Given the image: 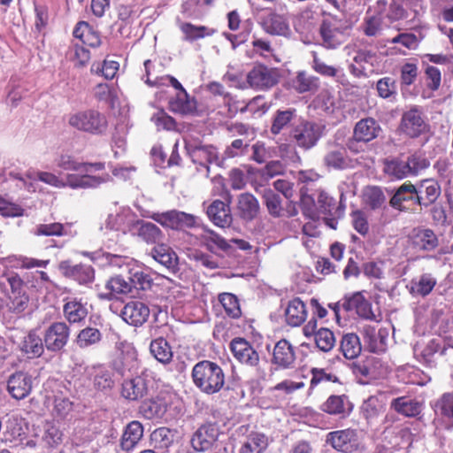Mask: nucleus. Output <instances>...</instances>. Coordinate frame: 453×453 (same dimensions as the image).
I'll return each mask as SVG.
<instances>
[{
	"label": "nucleus",
	"instance_id": "1",
	"mask_svg": "<svg viewBox=\"0 0 453 453\" xmlns=\"http://www.w3.org/2000/svg\"><path fill=\"white\" fill-rule=\"evenodd\" d=\"M191 375L196 387L208 395L218 393L225 384V374L222 368L209 360L196 363L192 369Z\"/></svg>",
	"mask_w": 453,
	"mask_h": 453
},
{
	"label": "nucleus",
	"instance_id": "2",
	"mask_svg": "<svg viewBox=\"0 0 453 453\" xmlns=\"http://www.w3.org/2000/svg\"><path fill=\"white\" fill-rule=\"evenodd\" d=\"M68 124L79 131L92 134H102L108 127V121L104 114L91 109L71 114Z\"/></svg>",
	"mask_w": 453,
	"mask_h": 453
},
{
	"label": "nucleus",
	"instance_id": "3",
	"mask_svg": "<svg viewBox=\"0 0 453 453\" xmlns=\"http://www.w3.org/2000/svg\"><path fill=\"white\" fill-rule=\"evenodd\" d=\"M323 126L319 123L300 119L290 131L291 140L300 148L310 150L321 138Z\"/></svg>",
	"mask_w": 453,
	"mask_h": 453
},
{
	"label": "nucleus",
	"instance_id": "4",
	"mask_svg": "<svg viewBox=\"0 0 453 453\" xmlns=\"http://www.w3.org/2000/svg\"><path fill=\"white\" fill-rule=\"evenodd\" d=\"M326 444L342 453H352L361 449L362 441L357 430L347 428L336 430L326 434Z\"/></svg>",
	"mask_w": 453,
	"mask_h": 453
},
{
	"label": "nucleus",
	"instance_id": "5",
	"mask_svg": "<svg viewBox=\"0 0 453 453\" xmlns=\"http://www.w3.org/2000/svg\"><path fill=\"white\" fill-rule=\"evenodd\" d=\"M279 78L280 75L277 69L265 65H257L247 73L246 83L249 88L265 90L276 85ZM241 88H244L246 86Z\"/></svg>",
	"mask_w": 453,
	"mask_h": 453
},
{
	"label": "nucleus",
	"instance_id": "6",
	"mask_svg": "<svg viewBox=\"0 0 453 453\" xmlns=\"http://www.w3.org/2000/svg\"><path fill=\"white\" fill-rule=\"evenodd\" d=\"M10 177L18 180L20 188H24L28 192L36 190L35 184L33 180H38L51 187L57 188H65L64 179L50 172H27L25 176L19 173H10Z\"/></svg>",
	"mask_w": 453,
	"mask_h": 453
},
{
	"label": "nucleus",
	"instance_id": "7",
	"mask_svg": "<svg viewBox=\"0 0 453 453\" xmlns=\"http://www.w3.org/2000/svg\"><path fill=\"white\" fill-rule=\"evenodd\" d=\"M70 332V327L65 322L58 321L50 324L43 334L45 348L51 352L61 351L69 341Z\"/></svg>",
	"mask_w": 453,
	"mask_h": 453
},
{
	"label": "nucleus",
	"instance_id": "8",
	"mask_svg": "<svg viewBox=\"0 0 453 453\" xmlns=\"http://www.w3.org/2000/svg\"><path fill=\"white\" fill-rule=\"evenodd\" d=\"M111 176L108 173H103L99 175L89 173V170L86 169L84 173H67L64 178L65 188L68 187L72 189H87L96 188L102 184L108 182Z\"/></svg>",
	"mask_w": 453,
	"mask_h": 453
},
{
	"label": "nucleus",
	"instance_id": "9",
	"mask_svg": "<svg viewBox=\"0 0 453 453\" xmlns=\"http://www.w3.org/2000/svg\"><path fill=\"white\" fill-rule=\"evenodd\" d=\"M164 227L171 229H182L196 225V217L183 211L173 210L165 212H154L149 216Z\"/></svg>",
	"mask_w": 453,
	"mask_h": 453
},
{
	"label": "nucleus",
	"instance_id": "10",
	"mask_svg": "<svg viewBox=\"0 0 453 453\" xmlns=\"http://www.w3.org/2000/svg\"><path fill=\"white\" fill-rule=\"evenodd\" d=\"M322 45L327 49H336L346 42L349 29L338 21L324 20L319 28Z\"/></svg>",
	"mask_w": 453,
	"mask_h": 453
},
{
	"label": "nucleus",
	"instance_id": "11",
	"mask_svg": "<svg viewBox=\"0 0 453 453\" xmlns=\"http://www.w3.org/2000/svg\"><path fill=\"white\" fill-rule=\"evenodd\" d=\"M186 150L191 157L192 161L204 166L207 172H209V166L207 165H216L219 166L223 163V160L219 157L217 148L212 145L186 142Z\"/></svg>",
	"mask_w": 453,
	"mask_h": 453
},
{
	"label": "nucleus",
	"instance_id": "12",
	"mask_svg": "<svg viewBox=\"0 0 453 453\" xmlns=\"http://www.w3.org/2000/svg\"><path fill=\"white\" fill-rule=\"evenodd\" d=\"M419 203L416 185L410 181L397 188L389 201L391 207L402 211H409L413 205H419Z\"/></svg>",
	"mask_w": 453,
	"mask_h": 453
},
{
	"label": "nucleus",
	"instance_id": "13",
	"mask_svg": "<svg viewBox=\"0 0 453 453\" xmlns=\"http://www.w3.org/2000/svg\"><path fill=\"white\" fill-rule=\"evenodd\" d=\"M219 427L213 423L201 425L192 434L190 443L194 450L204 452L209 450L218 440Z\"/></svg>",
	"mask_w": 453,
	"mask_h": 453
},
{
	"label": "nucleus",
	"instance_id": "14",
	"mask_svg": "<svg viewBox=\"0 0 453 453\" xmlns=\"http://www.w3.org/2000/svg\"><path fill=\"white\" fill-rule=\"evenodd\" d=\"M387 7L386 0H378L373 10H369L364 19L362 30L367 36H377L388 24L384 22V12Z\"/></svg>",
	"mask_w": 453,
	"mask_h": 453
},
{
	"label": "nucleus",
	"instance_id": "15",
	"mask_svg": "<svg viewBox=\"0 0 453 453\" xmlns=\"http://www.w3.org/2000/svg\"><path fill=\"white\" fill-rule=\"evenodd\" d=\"M33 388V378L25 372H16L9 376L7 391L12 398L22 400L27 397Z\"/></svg>",
	"mask_w": 453,
	"mask_h": 453
},
{
	"label": "nucleus",
	"instance_id": "16",
	"mask_svg": "<svg viewBox=\"0 0 453 453\" xmlns=\"http://www.w3.org/2000/svg\"><path fill=\"white\" fill-rule=\"evenodd\" d=\"M402 131L410 137H418L427 129L422 111L418 108H411L403 113L401 120Z\"/></svg>",
	"mask_w": 453,
	"mask_h": 453
},
{
	"label": "nucleus",
	"instance_id": "17",
	"mask_svg": "<svg viewBox=\"0 0 453 453\" xmlns=\"http://www.w3.org/2000/svg\"><path fill=\"white\" fill-rule=\"evenodd\" d=\"M59 268L65 277L77 281L81 285L90 284L95 279V271L89 265H72L69 261H63L60 263Z\"/></svg>",
	"mask_w": 453,
	"mask_h": 453
},
{
	"label": "nucleus",
	"instance_id": "18",
	"mask_svg": "<svg viewBox=\"0 0 453 453\" xmlns=\"http://www.w3.org/2000/svg\"><path fill=\"white\" fill-rule=\"evenodd\" d=\"M411 247L418 251H432L439 245V239L430 228H414L410 234Z\"/></svg>",
	"mask_w": 453,
	"mask_h": 453
},
{
	"label": "nucleus",
	"instance_id": "19",
	"mask_svg": "<svg viewBox=\"0 0 453 453\" xmlns=\"http://www.w3.org/2000/svg\"><path fill=\"white\" fill-rule=\"evenodd\" d=\"M63 302V315L70 324H80L85 320L88 314L87 302L77 297H65Z\"/></svg>",
	"mask_w": 453,
	"mask_h": 453
},
{
	"label": "nucleus",
	"instance_id": "20",
	"mask_svg": "<svg viewBox=\"0 0 453 453\" xmlns=\"http://www.w3.org/2000/svg\"><path fill=\"white\" fill-rule=\"evenodd\" d=\"M150 316L149 307L140 301H130L121 311V317L127 324L139 326L143 325Z\"/></svg>",
	"mask_w": 453,
	"mask_h": 453
},
{
	"label": "nucleus",
	"instance_id": "21",
	"mask_svg": "<svg viewBox=\"0 0 453 453\" xmlns=\"http://www.w3.org/2000/svg\"><path fill=\"white\" fill-rule=\"evenodd\" d=\"M234 357L241 363L255 366L259 362V356L254 348L243 338H234L230 344Z\"/></svg>",
	"mask_w": 453,
	"mask_h": 453
},
{
	"label": "nucleus",
	"instance_id": "22",
	"mask_svg": "<svg viewBox=\"0 0 453 453\" xmlns=\"http://www.w3.org/2000/svg\"><path fill=\"white\" fill-rule=\"evenodd\" d=\"M296 353L290 342L285 339L280 340L273 348L272 362L280 369H289L294 366Z\"/></svg>",
	"mask_w": 453,
	"mask_h": 453
},
{
	"label": "nucleus",
	"instance_id": "23",
	"mask_svg": "<svg viewBox=\"0 0 453 453\" xmlns=\"http://www.w3.org/2000/svg\"><path fill=\"white\" fill-rule=\"evenodd\" d=\"M130 230L134 231V234L137 235L147 244L156 245L159 243L164 237V234L158 226L151 222L141 219L135 220Z\"/></svg>",
	"mask_w": 453,
	"mask_h": 453
},
{
	"label": "nucleus",
	"instance_id": "24",
	"mask_svg": "<svg viewBox=\"0 0 453 453\" xmlns=\"http://www.w3.org/2000/svg\"><path fill=\"white\" fill-rule=\"evenodd\" d=\"M420 200V207H428L433 204L441 195V186L432 179H426L418 181L416 185Z\"/></svg>",
	"mask_w": 453,
	"mask_h": 453
},
{
	"label": "nucleus",
	"instance_id": "25",
	"mask_svg": "<svg viewBox=\"0 0 453 453\" xmlns=\"http://www.w3.org/2000/svg\"><path fill=\"white\" fill-rule=\"evenodd\" d=\"M88 374L92 380L94 388L97 391L107 392L114 386L112 372L104 365L88 368Z\"/></svg>",
	"mask_w": 453,
	"mask_h": 453
},
{
	"label": "nucleus",
	"instance_id": "26",
	"mask_svg": "<svg viewBox=\"0 0 453 453\" xmlns=\"http://www.w3.org/2000/svg\"><path fill=\"white\" fill-rule=\"evenodd\" d=\"M209 219L214 225L225 227L232 223V214L230 207L227 203L220 201H213L206 209Z\"/></svg>",
	"mask_w": 453,
	"mask_h": 453
},
{
	"label": "nucleus",
	"instance_id": "27",
	"mask_svg": "<svg viewBox=\"0 0 453 453\" xmlns=\"http://www.w3.org/2000/svg\"><path fill=\"white\" fill-rule=\"evenodd\" d=\"M269 446V438L260 432H250L241 443L238 453H265Z\"/></svg>",
	"mask_w": 453,
	"mask_h": 453
},
{
	"label": "nucleus",
	"instance_id": "28",
	"mask_svg": "<svg viewBox=\"0 0 453 453\" xmlns=\"http://www.w3.org/2000/svg\"><path fill=\"white\" fill-rule=\"evenodd\" d=\"M149 255L157 263L169 270L174 271L178 265V257L171 247L165 243L156 244Z\"/></svg>",
	"mask_w": 453,
	"mask_h": 453
},
{
	"label": "nucleus",
	"instance_id": "29",
	"mask_svg": "<svg viewBox=\"0 0 453 453\" xmlns=\"http://www.w3.org/2000/svg\"><path fill=\"white\" fill-rule=\"evenodd\" d=\"M114 370L121 376L127 372H135L140 365L137 351L131 347L122 351L120 356L114 362Z\"/></svg>",
	"mask_w": 453,
	"mask_h": 453
},
{
	"label": "nucleus",
	"instance_id": "30",
	"mask_svg": "<svg viewBox=\"0 0 453 453\" xmlns=\"http://www.w3.org/2000/svg\"><path fill=\"white\" fill-rule=\"evenodd\" d=\"M436 284L437 280L431 273H423L413 278L407 285V288L412 296L425 297L432 292Z\"/></svg>",
	"mask_w": 453,
	"mask_h": 453
},
{
	"label": "nucleus",
	"instance_id": "31",
	"mask_svg": "<svg viewBox=\"0 0 453 453\" xmlns=\"http://www.w3.org/2000/svg\"><path fill=\"white\" fill-rule=\"evenodd\" d=\"M44 342L35 330H31L19 343V349L28 358L41 357L44 352Z\"/></svg>",
	"mask_w": 453,
	"mask_h": 453
},
{
	"label": "nucleus",
	"instance_id": "32",
	"mask_svg": "<svg viewBox=\"0 0 453 453\" xmlns=\"http://www.w3.org/2000/svg\"><path fill=\"white\" fill-rule=\"evenodd\" d=\"M380 127L372 118L359 120L354 128V139L356 142H368L379 135Z\"/></svg>",
	"mask_w": 453,
	"mask_h": 453
},
{
	"label": "nucleus",
	"instance_id": "33",
	"mask_svg": "<svg viewBox=\"0 0 453 453\" xmlns=\"http://www.w3.org/2000/svg\"><path fill=\"white\" fill-rule=\"evenodd\" d=\"M353 405L345 395H330L322 404L321 410L331 415L345 417L350 413Z\"/></svg>",
	"mask_w": 453,
	"mask_h": 453
},
{
	"label": "nucleus",
	"instance_id": "34",
	"mask_svg": "<svg viewBox=\"0 0 453 453\" xmlns=\"http://www.w3.org/2000/svg\"><path fill=\"white\" fill-rule=\"evenodd\" d=\"M147 390L145 379L137 376L123 382L121 395L127 400L136 401L142 398L147 394Z\"/></svg>",
	"mask_w": 453,
	"mask_h": 453
},
{
	"label": "nucleus",
	"instance_id": "35",
	"mask_svg": "<svg viewBox=\"0 0 453 453\" xmlns=\"http://www.w3.org/2000/svg\"><path fill=\"white\" fill-rule=\"evenodd\" d=\"M307 317V311L304 303L300 298H295L288 302L285 309V319L291 326H299Z\"/></svg>",
	"mask_w": 453,
	"mask_h": 453
},
{
	"label": "nucleus",
	"instance_id": "36",
	"mask_svg": "<svg viewBox=\"0 0 453 453\" xmlns=\"http://www.w3.org/2000/svg\"><path fill=\"white\" fill-rule=\"evenodd\" d=\"M324 164L328 168L344 170L353 167V161L344 148H334L324 157Z\"/></svg>",
	"mask_w": 453,
	"mask_h": 453
},
{
	"label": "nucleus",
	"instance_id": "37",
	"mask_svg": "<svg viewBox=\"0 0 453 453\" xmlns=\"http://www.w3.org/2000/svg\"><path fill=\"white\" fill-rule=\"evenodd\" d=\"M296 119V110L288 108L285 110H277L272 119L271 133L279 134L288 127L295 126Z\"/></svg>",
	"mask_w": 453,
	"mask_h": 453
},
{
	"label": "nucleus",
	"instance_id": "38",
	"mask_svg": "<svg viewBox=\"0 0 453 453\" xmlns=\"http://www.w3.org/2000/svg\"><path fill=\"white\" fill-rule=\"evenodd\" d=\"M143 435V427L138 421L130 422L121 437L120 447L123 450H132L141 441Z\"/></svg>",
	"mask_w": 453,
	"mask_h": 453
},
{
	"label": "nucleus",
	"instance_id": "39",
	"mask_svg": "<svg viewBox=\"0 0 453 453\" xmlns=\"http://www.w3.org/2000/svg\"><path fill=\"white\" fill-rule=\"evenodd\" d=\"M391 409L406 417H416L422 411V403L407 396L395 398L390 403Z\"/></svg>",
	"mask_w": 453,
	"mask_h": 453
},
{
	"label": "nucleus",
	"instance_id": "40",
	"mask_svg": "<svg viewBox=\"0 0 453 453\" xmlns=\"http://www.w3.org/2000/svg\"><path fill=\"white\" fill-rule=\"evenodd\" d=\"M26 435V429L22 418L18 415H12L5 422L4 436L5 441L11 442L21 441Z\"/></svg>",
	"mask_w": 453,
	"mask_h": 453
},
{
	"label": "nucleus",
	"instance_id": "41",
	"mask_svg": "<svg viewBox=\"0 0 453 453\" xmlns=\"http://www.w3.org/2000/svg\"><path fill=\"white\" fill-rule=\"evenodd\" d=\"M237 209L242 219L251 220L257 216L259 204L253 195L242 193L238 196Z\"/></svg>",
	"mask_w": 453,
	"mask_h": 453
},
{
	"label": "nucleus",
	"instance_id": "42",
	"mask_svg": "<svg viewBox=\"0 0 453 453\" xmlns=\"http://www.w3.org/2000/svg\"><path fill=\"white\" fill-rule=\"evenodd\" d=\"M264 29L275 35H288L290 32L289 26L286 19L278 14L270 13L263 21Z\"/></svg>",
	"mask_w": 453,
	"mask_h": 453
},
{
	"label": "nucleus",
	"instance_id": "43",
	"mask_svg": "<svg viewBox=\"0 0 453 453\" xmlns=\"http://www.w3.org/2000/svg\"><path fill=\"white\" fill-rule=\"evenodd\" d=\"M440 348L439 341L432 339L423 347L416 345L414 347V355L420 362L432 366L434 365V356L439 351Z\"/></svg>",
	"mask_w": 453,
	"mask_h": 453
},
{
	"label": "nucleus",
	"instance_id": "44",
	"mask_svg": "<svg viewBox=\"0 0 453 453\" xmlns=\"http://www.w3.org/2000/svg\"><path fill=\"white\" fill-rule=\"evenodd\" d=\"M340 349L348 359L357 357L362 350L359 337L354 333L344 334L341 340Z\"/></svg>",
	"mask_w": 453,
	"mask_h": 453
},
{
	"label": "nucleus",
	"instance_id": "45",
	"mask_svg": "<svg viewBox=\"0 0 453 453\" xmlns=\"http://www.w3.org/2000/svg\"><path fill=\"white\" fill-rule=\"evenodd\" d=\"M151 355L160 363L168 364L172 361L173 351L166 340L162 337L153 340L150 345Z\"/></svg>",
	"mask_w": 453,
	"mask_h": 453
},
{
	"label": "nucleus",
	"instance_id": "46",
	"mask_svg": "<svg viewBox=\"0 0 453 453\" xmlns=\"http://www.w3.org/2000/svg\"><path fill=\"white\" fill-rule=\"evenodd\" d=\"M102 338L103 334L99 329L87 326L79 332L76 337V344L81 349H87L97 345Z\"/></svg>",
	"mask_w": 453,
	"mask_h": 453
},
{
	"label": "nucleus",
	"instance_id": "47",
	"mask_svg": "<svg viewBox=\"0 0 453 453\" xmlns=\"http://www.w3.org/2000/svg\"><path fill=\"white\" fill-rule=\"evenodd\" d=\"M201 242L211 252H215L216 249L226 251L231 247L226 240L211 229L203 231L201 234Z\"/></svg>",
	"mask_w": 453,
	"mask_h": 453
},
{
	"label": "nucleus",
	"instance_id": "48",
	"mask_svg": "<svg viewBox=\"0 0 453 453\" xmlns=\"http://www.w3.org/2000/svg\"><path fill=\"white\" fill-rule=\"evenodd\" d=\"M170 110L176 113L188 114L194 111L195 104L188 97L186 90L176 93V96L169 102Z\"/></svg>",
	"mask_w": 453,
	"mask_h": 453
},
{
	"label": "nucleus",
	"instance_id": "49",
	"mask_svg": "<svg viewBox=\"0 0 453 453\" xmlns=\"http://www.w3.org/2000/svg\"><path fill=\"white\" fill-rule=\"evenodd\" d=\"M314 342L320 351L326 353L334 348L336 338L332 330L321 327L314 333Z\"/></svg>",
	"mask_w": 453,
	"mask_h": 453
},
{
	"label": "nucleus",
	"instance_id": "50",
	"mask_svg": "<svg viewBox=\"0 0 453 453\" xmlns=\"http://www.w3.org/2000/svg\"><path fill=\"white\" fill-rule=\"evenodd\" d=\"M140 413L148 419L161 418L166 412V405L160 400L144 401L140 406Z\"/></svg>",
	"mask_w": 453,
	"mask_h": 453
},
{
	"label": "nucleus",
	"instance_id": "51",
	"mask_svg": "<svg viewBox=\"0 0 453 453\" xmlns=\"http://www.w3.org/2000/svg\"><path fill=\"white\" fill-rule=\"evenodd\" d=\"M66 57L73 64L74 67L83 68L90 60V52L79 44H73L68 49Z\"/></svg>",
	"mask_w": 453,
	"mask_h": 453
},
{
	"label": "nucleus",
	"instance_id": "52",
	"mask_svg": "<svg viewBox=\"0 0 453 453\" xmlns=\"http://www.w3.org/2000/svg\"><path fill=\"white\" fill-rule=\"evenodd\" d=\"M293 86L299 93L314 91L319 88V79L305 72H299L293 81Z\"/></svg>",
	"mask_w": 453,
	"mask_h": 453
},
{
	"label": "nucleus",
	"instance_id": "53",
	"mask_svg": "<svg viewBox=\"0 0 453 453\" xmlns=\"http://www.w3.org/2000/svg\"><path fill=\"white\" fill-rule=\"evenodd\" d=\"M364 201L372 210L381 208L386 202V196L379 187H367L364 191Z\"/></svg>",
	"mask_w": 453,
	"mask_h": 453
},
{
	"label": "nucleus",
	"instance_id": "54",
	"mask_svg": "<svg viewBox=\"0 0 453 453\" xmlns=\"http://www.w3.org/2000/svg\"><path fill=\"white\" fill-rule=\"evenodd\" d=\"M181 32L185 35L186 41H195L205 36H210L214 33L213 29H210L204 26H195L191 23H182L180 27Z\"/></svg>",
	"mask_w": 453,
	"mask_h": 453
},
{
	"label": "nucleus",
	"instance_id": "55",
	"mask_svg": "<svg viewBox=\"0 0 453 453\" xmlns=\"http://www.w3.org/2000/svg\"><path fill=\"white\" fill-rule=\"evenodd\" d=\"M384 172L388 175L397 180H402L410 176L406 161L400 158L387 160L384 165Z\"/></svg>",
	"mask_w": 453,
	"mask_h": 453
},
{
	"label": "nucleus",
	"instance_id": "56",
	"mask_svg": "<svg viewBox=\"0 0 453 453\" xmlns=\"http://www.w3.org/2000/svg\"><path fill=\"white\" fill-rule=\"evenodd\" d=\"M127 277L130 283H132V288L144 290L150 288L151 279L150 275L138 266L131 268Z\"/></svg>",
	"mask_w": 453,
	"mask_h": 453
},
{
	"label": "nucleus",
	"instance_id": "57",
	"mask_svg": "<svg viewBox=\"0 0 453 453\" xmlns=\"http://www.w3.org/2000/svg\"><path fill=\"white\" fill-rule=\"evenodd\" d=\"M119 69V62L105 59L102 64L93 63L90 68V72L96 74H102L106 80H111L115 77Z\"/></svg>",
	"mask_w": 453,
	"mask_h": 453
},
{
	"label": "nucleus",
	"instance_id": "58",
	"mask_svg": "<svg viewBox=\"0 0 453 453\" xmlns=\"http://www.w3.org/2000/svg\"><path fill=\"white\" fill-rule=\"evenodd\" d=\"M73 411V403L64 396H56L53 403L52 416L58 420H65Z\"/></svg>",
	"mask_w": 453,
	"mask_h": 453
},
{
	"label": "nucleus",
	"instance_id": "59",
	"mask_svg": "<svg viewBox=\"0 0 453 453\" xmlns=\"http://www.w3.org/2000/svg\"><path fill=\"white\" fill-rule=\"evenodd\" d=\"M32 234L35 236H62L66 234L65 226L61 223L39 224L35 226Z\"/></svg>",
	"mask_w": 453,
	"mask_h": 453
},
{
	"label": "nucleus",
	"instance_id": "60",
	"mask_svg": "<svg viewBox=\"0 0 453 453\" xmlns=\"http://www.w3.org/2000/svg\"><path fill=\"white\" fill-rule=\"evenodd\" d=\"M365 301V298L363 296V294L360 292H357L351 295L350 296L345 297L342 303H337L330 304L329 307L334 311L335 316L338 317V313L341 307L343 308L345 311H355Z\"/></svg>",
	"mask_w": 453,
	"mask_h": 453
},
{
	"label": "nucleus",
	"instance_id": "61",
	"mask_svg": "<svg viewBox=\"0 0 453 453\" xmlns=\"http://www.w3.org/2000/svg\"><path fill=\"white\" fill-rule=\"evenodd\" d=\"M312 68L313 70L326 77L339 79L342 76V70L333 65H326L317 55L316 52L312 53Z\"/></svg>",
	"mask_w": 453,
	"mask_h": 453
},
{
	"label": "nucleus",
	"instance_id": "62",
	"mask_svg": "<svg viewBox=\"0 0 453 453\" xmlns=\"http://www.w3.org/2000/svg\"><path fill=\"white\" fill-rule=\"evenodd\" d=\"M418 67L414 61L406 62L400 67V82L402 86L412 85L418 77Z\"/></svg>",
	"mask_w": 453,
	"mask_h": 453
},
{
	"label": "nucleus",
	"instance_id": "63",
	"mask_svg": "<svg viewBox=\"0 0 453 453\" xmlns=\"http://www.w3.org/2000/svg\"><path fill=\"white\" fill-rule=\"evenodd\" d=\"M410 176H416L421 171L426 169L430 163L427 158L418 153L412 154L405 160Z\"/></svg>",
	"mask_w": 453,
	"mask_h": 453
},
{
	"label": "nucleus",
	"instance_id": "64",
	"mask_svg": "<svg viewBox=\"0 0 453 453\" xmlns=\"http://www.w3.org/2000/svg\"><path fill=\"white\" fill-rule=\"evenodd\" d=\"M131 285L128 277L124 278L121 275H117L108 280L106 288L112 295L127 294L132 290Z\"/></svg>",
	"mask_w": 453,
	"mask_h": 453
}]
</instances>
